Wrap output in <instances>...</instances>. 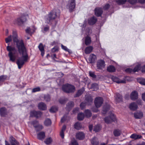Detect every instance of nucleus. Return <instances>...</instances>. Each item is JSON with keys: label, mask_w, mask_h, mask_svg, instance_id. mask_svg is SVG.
I'll use <instances>...</instances> for the list:
<instances>
[{"label": "nucleus", "mask_w": 145, "mask_h": 145, "mask_svg": "<svg viewBox=\"0 0 145 145\" xmlns=\"http://www.w3.org/2000/svg\"><path fill=\"white\" fill-rule=\"evenodd\" d=\"M12 36L14 42L16 43L18 50L14 46L9 45V44L7 46V50L8 52V55L9 60L12 62L15 61L18 56V52L20 54H22V57H19L16 62L18 68L20 69L25 63L27 61L28 56L23 41L18 39L16 32H13Z\"/></svg>", "instance_id": "nucleus-1"}, {"label": "nucleus", "mask_w": 145, "mask_h": 145, "mask_svg": "<svg viewBox=\"0 0 145 145\" xmlns=\"http://www.w3.org/2000/svg\"><path fill=\"white\" fill-rule=\"evenodd\" d=\"M58 16L56 12L54 10H53L46 16L45 20V22L48 24L52 23L53 21Z\"/></svg>", "instance_id": "nucleus-2"}, {"label": "nucleus", "mask_w": 145, "mask_h": 145, "mask_svg": "<svg viewBox=\"0 0 145 145\" xmlns=\"http://www.w3.org/2000/svg\"><path fill=\"white\" fill-rule=\"evenodd\" d=\"M62 89L64 92L67 93H70L75 91V88L73 85L67 84L62 86Z\"/></svg>", "instance_id": "nucleus-3"}, {"label": "nucleus", "mask_w": 145, "mask_h": 145, "mask_svg": "<svg viewBox=\"0 0 145 145\" xmlns=\"http://www.w3.org/2000/svg\"><path fill=\"white\" fill-rule=\"evenodd\" d=\"M93 99L91 96H89L87 97L86 99L85 103H82L80 105V107L82 109H83L86 105H89L92 103Z\"/></svg>", "instance_id": "nucleus-4"}, {"label": "nucleus", "mask_w": 145, "mask_h": 145, "mask_svg": "<svg viewBox=\"0 0 145 145\" xmlns=\"http://www.w3.org/2000/svg\"><path fill=\"white\" fill-rule=\"evenodd\" d=\"M75 5V0H69L67 5V8L70 12H72L74 9Z\"/></svg>", "instance_id": "nucleus-5"}, {"label": "nucleus", "mask_w": 145, "mask_h": 145, "mask_svg": "<svg viewBox=\"0 0 145 145\" xmlns=\"http://www.w3.org/2000/svg\"><path fill=\"white\" fill-rule=\"evenodd\" d=\"M116 118L115 116L112 113H110V116L106 117L105 119V121L106 123H111L112 121H116Z\"/></svg>", "instance_id": "nucleus-6"}, {"label": "nucleus", "mask_w": 145, "mask_h": 145, "mask_svg": "<svg viewBox=\"0 0 145 145\" xmlns=\"http://www.w3.org/2000/svg\"><path fill=\"white\" fill-rule=\"evenodd\" d=\"M103 99L102 97H99L96 98L94 101L96 107L97 108L100 107L103 103Z\"/></svg>", "instance_id": "nucleus-7"}, {"label": "nucleus", "mask_w": 145, "mask_h": 145, "mask_svg": "<svg viewBox=\"0 0 145 145\" xmlns=\"http://www.w3.org/2000/svg\"><path fill=\"white\" fill-rule=\"evenodd\" d=\"M9 140L10 142V145L9 144L7 141L5 140V145H18L19 143L15 138L12 136H10Z\"/></svg>", "instance_id": "nucleus-8"}, {"label": "nucleus", "mask_w": 145, "mask_h": 145, "mask_svg": "<svg viewBox=\"0 0 145 145\" xmlns=\"http://www.w3.org/2000/svg\"><path fill=\"white\" fill-rule=\"evenodd\" d=\"M42 114V113L40 111H32L31 112L30 115L31 117H35L36 118H39L41 117Z\"/></svg>", "instance_id": "nucleus-9"}, {"label": "nucleus", "mask_w": 145, "mask_h": 145, "mask_svg": "<svg viewBox=\"0 0 145 145\" xmlns=\"http://www.w3.org/2000/svg\"><path fill=\"white\" fill-rule=\"evenodd\" d=\"M105 66V62L104 61L100 60L97 62V67L98 69H102L104 68Z\"/></svg>", "instance_id": "nucleus-10"}, {"label": "nucleus", "mask_w": 145, "mask_h": 145, "mask_svg": "<svg viewBox=\"0 0 145 145\" xmlns=\"http://www.w3.org/2000/svg\"><path fill=\"white\" fill-rule=\"evenodd\" d=\"M140 67V65H137L133 69L129 68H127L125 70V71L129 73L133 71L134 72H137L139 70Z\"/></svg>", "instance_id": "nucleus-11"}, {"label": "nucleus", "mask_w": 145, "mask_h": 145, "mask_svg": "<svg viewBox=\"0 0 145 145\" xmlns=\"http://www.w3.org/2000/svg\"><path fill=\"white\" fill-rule=\"evenodd\" d=\"M112 79L114 82H115L117 83H125V80H120L117 77L112 76Z\"/></svg>", "instance_id": "nucleus-12"}, {"label": "nucleus", "mask_w": 145, "mask_h": 145, "mask_svg": "<svg viewBox=\"0 0 145 145\" xmlns=\"http://www.w3.org/2000/svg\"><path fill=\"white\" fill-rule=\"evenodd\" d=\"M26 17L25 16H22L17 19L18 23L19 25L23 24L26 21Z\"/></svg>", "instance_id": "nucleus-13"}, {"label": "nucleus", "mask_w": 145, "mask_h": 145, "mask_svg": "<svg viewBox=\"0 0 145 145\" xmlns=\"http://www.w3.org/2000/svg\"><path fill=\"white\" fill-rule=\"evenodd\" d=\"M85 137L84 134L82 132H79L76 135V138L79 140H81L84 138Z\"/></svg>", "instance_id": "nucleus-14"}, {"label": "nucleus", "mask_w": 145, "mask_h": 145, "mask_svg": "<svg viewBox=\"0 0 145 145\" xmlns=\"http://www.w3.org/2000/svg\"><path fill=\"white\" fill-rule=\"evenodd\" d=\"M96 59V56L93 54H91L90 55L89 61L90 63H93L95 62Z\"/></svg>", "instance_id": "nucleus-15"}, {"label": "nucleus", "mask_w": 145, "mask_h": 145, "mask_svg": "<svg viewBox=\"0 0 145 145\" xmlns=\"http://www.w3.org/2000/svg\"><path fill=\"white\" fill-rule=\"evenodd\" d=\"M103 13L102 8H96L95 10V15L97 16H100Z\"/></svg>", "instance_id": "nucleus-16"}, {"label": "nucleus", "mask_w": 145, "mask_h": 145, "mask_svg": "<svg viewBox=\"0 0 145 145\" xmlns=\"http://www.w3.org/2000/svg\"><path fill=\"white\" fill-rule=\"evenodd\" d=\"M38 107L39 109L43 110H46L47 108L46 104L43 102L40 103L38 104Z\"/></svg>", "instance_id": "nucleus-17"}, {"label": "nucleus", "mask_w": 145, "mask_h": 145, "mask_svg": "<svg viewBox=\"0 0 145 145\" xmlns=\"http://www.w3.org/2000/svg\"><path fill=\"white\" fill-rule=\"evenodd\" d=\"M138 95L136 91H133L132 92L130 95L131 99L133 100H135L138 98Z\"/></svg>", "instance_id": "nucleus-18"}, {"label": "nucleus", "mask_w": 145, "mask_h": 145, "mask_svg": "<svg viewBox=\"0 0 145 145\" xmlns=\"http://www.w3.org/2000/svg\"><path fill=\"white\" fill-rule=\"evenodd\" d=\"M45 137V133L44 132H40L37 134V138L39 140H43Z\"/></svg>", "instance_id": "nucleus-19"}, {"label": "nucleus", "mask_w": 145, "mask_h": 145, "mask_svg": "<svg viewBox=\"0 0 145 145\" xmlns=\"http://www.w3.org/2000/svg\"><path fill=\"white\" fill-rule=\"evenodd\" d=\"M97 20V19L95 17H93L88 19V23L90 25H92L96 23Z\"/></svg>", "instance_id": "nucleus-20"}, {"label": "nucleus", "mask_w": 145, "mask_h": 145, "mask_svg": "<svg viewBox=\"0 0 145 145\" xmlns=\"http://www.w3.org/2000/svg\"><path fill=\"white\" fill-rule=\"evenodd\" d=\"M115 100L117 102H120L122 100V96L119 93H116L115 96Z\"/></svg>", "instance_id": "nucleus-21"}, {"label": "nucleus", "mask_w": 145, "mask_h": 145, "mask_svg": "<svg viewBox=\"0 0 145 145\" xmlns=\"http://www.w3.org/2000/svg\"><path fill=\"white\" fill-rule=\"evenodd\" d=\"M38 48L39 50L41 52V55L42 56H43L44 54V47L42 44L40 43L39 46Z\"/></svg>", "instance_id": "nucleus-22"}, {"label": "nucleus", "mask_w": 145, "mask_h": 145, "mask_svg": "<svg viewBox=\"0 0 145 145\" xmlns=\"http://www.w3.org/2000/svg\"><path fill=\"white\" fill-rule=\"evenodd\" d=\"M134 117L138 119L142 118L143 116V114L142 112H139L134 114Z\"/></svg>", "instance_id": "nucleus-23"}, {"label": "nucleus", "mask_w": 145, "mask_h": 145, "mask_svg": "<svg viewBox=\"0 0 145 145\" xmlns=\"http://www.w3.org/2000/svg\"><path fill=\"white\" fill-rule=\"evenodd\" d=\"M137 105L134 103H131L129 106V108L132 110H135L137 109Z\"/></svg>", "instance_id": "nucleus-24"}, {"label": "nucleus", "mask_w": 145, "mask_h": 145, "mask_svg": "<svg viewBox=\"0 0 145 145\" xmlns=\"http://www.w3.org/2000/svg\"><path fill=\"white\" fill-rule=\"evenodd\" d=\"M36 29L34 27H33V29H32L30 27L28 28L26 30V32L27 33L29 34H31L34 32Z\"/></svg>", "instance_id": "nucleus-25"}, {"label": "nucleus", "mask_w": 145, "mask_h": 145, "mask_svg": "<svg viewBox=\"0 0 145 145\" xmlns=\"http://www.w3.org/2000/svg\"><path fill=\"white\" fill-rule=\"evenodd\" d=\"M93 48L92 46H90L86 47L85 50V52L86 54L90 53L93 50Z\"/></svg>", "instance_id": "nucleus-26"}, {"label": "nucleus", "mask_w": 145, "mask_h": 145, "mask_svg": "<svg viewBox=\"0 0 145 145\" xmlns=\"http://www.w3.org/2000/svg\"><path fill=\"white\" fill-rule=\"evenodd\" d=\"M107 70L109 72H114L115 71L116 69L113 66L110 65L107 67Z\"/></svg>", "instance_id": "nucleus-27"}, {"label": "nucleus", "mask_w": 145, "mask_h": 145, "mask_svg": "<svg viewBox=\"0 0 145 145\" xmlns=\"http://www.w3.org/2000/svg\"><path fill=\"white\" fill-rule=\"evenodd\" d=\"M121 133V131L118 129L115 130L113 132L114 135L115 137H118L120 136Z\"/></svg>", "instance_id": "nucleus-28"}, {"label": "nucleus", "mask_w": 145, "mask_h": 145, "mask_svg": "<svg viewBox=\"0 0 145 145\" xmlns=\"http://www.w3.org/2000/svg\"><path fill=\"white\" fill-rule=\"evenodd\" d=\"M0 114L1 116H4L6 114V110L5 108H2L0 110Z\"/></svg>", "instance_id": "nucleus-29"}, {"label": "nucleus", "mask_w": 145, "mask_h": 145, "mask_svg": "<svg viewBox=\"0 0 145 145\" xmlns=\"http://www.w3.org/2000/svg\"><path fill=\"white\" fill-rule=\"evenodd\" d=\"M74 127L77 130H79L82 127V125L81 123L79 122H78L74 125Z\"/></svg>", "instance_id": "nucleus-30"}, {"label": "nucleus", "mask_w": 145, "mask_h": 145, "mask_svg": "<svg viewBox=\"0 0 145 145\" xmlns=\"http://www.w3.org/2000/svg\"><path fill=\"white\" fill-rule=\"evenodd\" d=\"M84 91V89L82 88L81 89L79 90L77 92L76 95H75V97H77L80 95Z\"/></svg>", "instance_id": "nucleus-31"}, {"label": "nucleus", "mask_w": 145, "mask_h": 145, "mask_svg": "<svg viewBox=\"0 0 145 145\" xmlns=\"http://www.w3.org/2000/svg\"><path fill=\"white\" fill-rule=\"evenodd\" d=\"M141 136L140 135H137L135 134H132L130 137L132 138L136 139L140 138H141Z\"/></svg>", "instance_id": "nucleus-32"}, {"label": "nucleus", "mask_w": 145, "mask_h": 145, "mask_svg": "<svg viewBox=\"0 0 145 145\" xmlns=\"http://www.w3.org/2000/svg\"><path fill=\"white\" fill-rule=\"evenodd\" d=\"M91 143L92 145H98L99 142L97 138L95 137H93L91 140Z\"/></svg>", "instance_id": "nucleus-33"}, {"label": "nucleus", "mask_w": 145, "mask_h": 145, "mask_svg": "<svg viewBox=\"0 0 145 145\" xmlns=\"http://www.w3.org/2000/svg\"><path fill=\"white\" fill-rule=\"evenodd\" d=\"M91 42V38L88 36L86 37L85 38V44L86 45H88L90 44Z\"/></svg>", "instance_id": "nucleus-34"}, {"label": "nucleus", "mask_w": 145, "mask_h": 145, "mask_svg": "<svg viewBox=\"0 0 145 145\" xmlns=\"http://www.w3.org/2000/svg\"><path fill=\"white\" fill-rule=\"evenodd\" d=\"M84 113H80L78 114L77 118L79 120H82L84 118Z\"/></svg>", "instance_id": "nucleus-35"}, {"label": "nucleus", "mask_w": 145, "mask_h": 145, "mask_svg": "<svg viewBox=\"0 0 145 145\" xmlns=\"http://www.w3.org/2000/svg\"><path fill=\"white\" fill-rule=\"evenodd\" d=\"M91 88L93 89V90L96 91L98 89V84L96 83H93L91 84Z\"/></svg>", "instance_id": "nucleus-36"}, {"label": "nucleus", "mask_w": 145, "mask_h": 145, "mask_svg": "<svg viewBox=\"0 0 145 145\" xmlns=\"http://www.w3.org/2000/svg\"><path fill=\"white\" fill-rule=\"evenodd\" d=\"M66 128V126L65 125L63 126L61 131L60 132V135L62 138H64V131L65 130Z\"/></svg>", "instance_id": "nucleus-37"}, {"label": "nucleus", "mask_w": 145, "mask_h": 145, "mask_svg": "<svg viewBox=\"0 0 145 145\" xmlns=\"http://www.w3.org/2000/svg\"><path fill=\"white\" fill-rule=\"evenodd\" d=\"M44 125L46 126H48L51 124V121L50 119H46L44 122Z\"/></svg>", "instance_id": "nucleus-38"}, {"label": "nucleus", "mask_w": 145, "mask_h": 145, "mask_svg": "<svg viewBox=\"0 0 145 145\" xmlns=\"http://www.w3.org/2000/svg\"><path fill=\"white\" fill-rule=\"evenodd\" d=\"M101 125L99 124L95 125L94 129V131L95 132H98L101 129Z\"/></svg>", "instance_id": "nucleus-39"}, {"label": "nucleus", "mask_w": 145, "mask_h": 145, "mask_svg": "<svg viewBox=\"0 0 145 145\" xmlns=\"http://www.w3.org/2000/svg\"><path fill=\"white\" fill-rule=\"evenodd\" d=\"M85 113L86 116L87 118L90 117L91 115V113L90 111L88 110H86L85 111Z\"/></svg>", "instance_id": "nucleus-40"}, {"label": "nucleus", "mask_w": 145, "mask_h": 145, "mask_svg": "<svg viewBox=\"0 0 145 145\" xmlns=\"http://www.w3.org/2000/svg\"><path fill=\"white\" fill-rule=\"evenodd\" d=\"M58 110L57 107L55 106L52 107L50 110V112L52 113H54L56 112Z\"/></svg>", "instance_id": "nucleus-41"}, {"label": "nucleus", "mask_w": 145, "mask_h": 145, "mask_svg": "<svg viewBox=\"0 0 145 145\" xmlns=\"http://www.w3.org/2000/svg\"><path fill=\"white\" fill-rule=\"evenodd\" d=\"M74 103L72 102H70L68 103L67 105L66 109H67L68 108H71L74 106Z\"/></svg>", "instance_id": "nucleus-42"}, {"label": "nucleus", "mask_w": 145, "mask_h": 145, "mask_svg": "<svg viewBox=\"0 0 145 145\" xmlns=\"http://www.w3.org/2000/svg\"><path fill=\"white\" fill-rule=\"evenodd\" d=\"M127 0H115L116 2L119 5H121L124 4Z\"/></svg>", "instance_id": "nucleus-43"}, {"label": "nucleus", "mask_w": 145, "mask_h": 145, "mask_svg": "<svg viewBox=\"0 0 145 145\" xmlns=\"http://www.w3.org/2000/svg\"><path fill=\"white\" fill-rule=\"evenodd\" d=\"M52 140L51 138H47L44 141V142L46 144H49L52 142Z\"/></svg>", "instance_id": "nucleus-44"}, {"label": "nucleus", "mask_w": 145, "mask_h": 145, "mask_svg": "<svg viewBox=\"0 0 145 145\" xmlns=\"http://www.w3.org/2000/svg\"><path fill=\"white\" fill-rule=\"evenodd\" d=\"M12 40V37L11 35L8 36L7 38L5 39L6 43H8L11 42Z\"/></svg>", "instance_id": "nucleus-45"}, {"label": "nucleus", "mask_w": 145, "mask_h": 145, "mask_svg": "<svg viewBox=\"0 0 145 145\" xmlns=\"http://www.w3.org/2000/svg\"><path fill=\"white\" fill-rule=\"evenodd\" d=\"M70 145H78V144L75 139H74L71 140V143L69 144Z\"/></svg>", "instance_id": "nucleus-46"}, {"label": "nucleus", "mask_w": 145, "mask_h": 145, "mask_svg": "<svg viewBox=\"0 0 145 145\" xmlns=\"http://www.w3.org/2000/svg\"><path fill=\"white\" fill-rule=\"evenodd\" d=\"M31 124L33 125L34 127L36 128L37 127V126L39 124V123L37 121L35 120L32 121L31 122Z\"/></svg>", "instance_id": "nucleus-47"}, {"label": "nucleus", "mask_w": 145, "mask_h": 145, "mask_svg": "<svg viewBox=\"0 0 145 145\" xmlns=\"http://www.w3.org/2000/svg\"><path fill=\"white\" fill-rule=\"evenodd\" d=\"M40 91V88L39 87H37L36 88H34L33 89L32 92L34 93L37 92L39 91Z\"/></svg>", "instance_id": "nucleus-48"}, {"label": "nucleus", "mask_w": 145, "mask_h": 145, "mask_svg": "<svg viewBox=\"0 0 145 145\" xmlns=\"http://www.w3.org/2000/svg\"><path fill=\"white\" fill-rule=\"evenodd\" d=\"M36 129L37 131H39L42 129L43 128V126L42 125H40L39 124L37 126V127L35 128Z\"/></svg>", "instance_id": "nucleus-49"}, {"label": "nucleus", "mask_w": 145, "mask_h": 145, "mask_svg": "<svg viewBox=\"0 0 145 145\" xmlns=\"http://www.w3.org/2000/svg\"><path fill=\"white\" fill-rule=\"evenodd\" d=\"M44 99L46 101H49L50 100V97L49 95H47L44 96Z\"/></svg>", "instance_id": "nucleus-50"}, {"label": "nucleus", "mask_w": 145, "mask_h": 145, "mask_svg": "<svg viewBox=\"0 0 145 145\" xmlns=\"http://www.w3.org/2000/svg\"><path fill=\"white\" fill-rule=\"evenodd\" d=\"M7 76H0V82H3L6 79Z\"/></svg>", "instance_id": "nucleus-51"}, {"label": "nucleus", "mask_w": 145, "mask_h": 145, "mask_svg": "<svg viewBox=\"0 0 145 145\" xmlns=\"http://www.w3.org/2000/svg\"><path fill=\"white\" fill-rule=\"evenodd\" d=\"M89 75L90 76L93 78H96V75H95L93 72L91 71H89Z\"/></svg>", "instance_id": "nucleus-52"}, {"label": "nucleus", "mask_w": 145, "mask_h": 145, "mask_svg": "<svg viewBox=\"0 0 145 145\" xmlns=\"http://www.w3.org/2000/svg\"><path fill=\"white\" fill-rule=\"evenodd\" d=\"M128 2L130 4H134L137 2V0H129Z\"/></svg>", "instance_id": "nucleus-53"}, {"label": "nucleus", "mask_w": 145, "mask_h": 145, "mask_svg": "<svg viewBox=\"0 0 145 145\" xmlns=\"http://www.w3.org/2000/svg\"><path fill=\"white\" fill-rule=\"evenodd\" d=\"M139 83L141 84L145 85V79H142L139 81Z\"/></svg>", "instance_id": "nucleus-54"}, {"label": "nucleus", "mask_w": 145, "mask_h": 145, "mask_svg": "<svg viewBox=\"0 0 145 145\" xmlns=\"http://www.w3.org/2000/svg\"><path fill=\"white\" fill-rule=\"evenodd\" d=\"M58 50V48L56 46H55L52 49L51 51L52 52H55Z\"/></svg>", "instance_id": "nucleus-55"}, {"label": "nucleus", "mask_w": 145, "mask_h": 145, "mask_svg": "<svg viewBox=\"0 0 145 145\" xmlns=\"http://www.w3.org/2000/svg\"><path fill=\"white\" fill-rule=\"evenodd\" d=\"M66 101V100L63 99H60L59 100V102L61 104L65 103Z\"/></svg>", "instance_id": "nucleus-56"}, {"label": "nucleus", "mask_w": 145, "mask_h": 145, "mask_svg": "<svg viewBox=\"0 0 145 145\" xmlns=\"http://www.w3.org/2000/svg\"><path fill=\"white\" fill-rule=\"evenodd\" d=\"M61 47L62 49L65 50V51L67 52H69V49L67 48L65 46H64L62 44L61 45Z\"/></svg>", "instance_id": "nucleus-57"}, {"label": "nucleus", "mask_w": 145, "mask_h": 145, "mask_svg": "<svg viewBox=\"0 0 145 145\" xmlns=\"http://www.w3.org/2000/svg\"><path fill=\"white\" fill-rule=\"evenodd\" d=\"M110 5L107 4L105 5L103 7V8L104 10H107L110 7Z\"/></svg>", "instance_id": "nucleus-58"}, {"label": "nucleus", "mask_w": 145, "mask_h": 145, "mask_svg": "<svg viewBox=\"0 0 145 145\" xmlns=\"http://www.w3.org/2000/svg\"><path fill=\"white\" fill-rule=\"evenodd\" d=\"M79 108H75L74 110H73V113H75L77 112L79 110Z\"/></svg>", "instance_id": "nucleus-59"}, {"label": "nucleus", "mask_w": 145, "mask_h": 145, "mask_svg": "<svg viewBox=\"0 0 145 145\" xmlns=\"http://www.w3.org/2000/svg\"><path fill=\"white\" fill-rule=\"evenodd\" d=\"M138 2L141 3H145V0H138Z\"/></svg>", "instance_id": "nucleus-60"}, {"label": "nucleus", "mask_w": 145, "mask_h": 145, "mask_svg": "<svg viewBox=\"0 0 145 145\" xmlns=\"http://www.w3.org/2000/svg\"><path fill=\"white\" fill-rule=\"evenodd\" d=\"M49 29V27L48 26H47L45 27L44 28V31L45 32L47 31Z\"/></svg>", "instance_id": "nucleus-61"}, {"label": "nucleus", "mask_w": 145, "mask_h": 145, "mask_svg": "<svg viewBox=\"0 0 145 145\" xmlns=\"http://www.w3.org/2000/svg\"><path fill=\"white\" fill-rule=\"evenodd\" d=\"M142 98L143 100L145 101V93H143L142 95Z\"/></svg>", "instance_id": "nucleus-62"}, {"label": "nucleus", "mask_w": 145, "mask_h": 145, "mask_svg": "<svg viewBox=\"0 0 145 145\" xmlns=\"http://www.w3.org/2000/svg\"><path fill=\"white\" fill-rule=\"evenodd\" d=\"M89 129L90 131H91L92 130L93 125H90L89 126Z\"/></svg>", "instance_id": "nucleus-63"}, {"label": "nucleus", "mask_w": 145, "mask_h": 145, "mask_svg": "<svg viewBox=\"0 0 145 145\" xmlns=\"http://www.w3.org/2000/svg\"><path fill=\"white\" fill-rule=\"evenodd\" d=\"M65 120V117H63V118H62L61 119V121L62 122H64Z\"/></svg>", "instance_id": "nucleus-64"}]
</instances>
